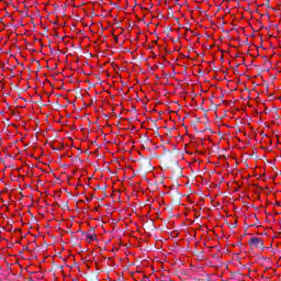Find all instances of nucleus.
<instances>
[{
	"instance_id": "423d86ee",
	"label": "nucleus",
	"mask_w": 281,
	"mask_h": 281,
	"mask_svg": "<svg viewBox=\"0 0 281 281\" xmlns=\"http://www.w3.org/2000/svg\"><path fill=\"white\" fill-rule=\"evenodd\" d=\"M87 202H88V203H91V198H87Z\"/></svg>"
},
{
	"instance_id": "20e7f679",
	"label": "nucleus",
	"mask_w": 281,
	"mask_h": 281,
	"mask_svg": "<svg viewBox=\"0 0 281 281\" xmlns=\"http://www.w3.org/2000/svg\"><path fill=\"white\" fill-rule=\"evenodd\" d=\"M64 207L69 209V204L67 202H65Z\"/></svg>"
},
{
	"instance_id": "9b49d317",
	"label": "nucleus",
	"mask_w": 281,
	"mask_h": 281,
	"mask_svg": "<svg viewBox=\"0 0 281 281\" xmlns=\"http://www.w3.org/2000/svg\"><path fill=\"white\" fill-rule=\"evenodd\" d=\"M119 38L117 37H115V41H117Z\"/></svg>"
},
{
	"instance_id": "f257e3e1",
	"label": "nucleus",
	"mask_w": 281,
	"mask_h": 281,
	"mask_svg": "<svg viewBox=\"0 0 281 281\" xmlns=\"http://www.w3.org/2000/svg\"><path fill=\"white\" fill-rule=\"evenodd\" d=\"M248 245L256 247L257 249H265V241L260 237H251Z\"/></svg>"
},
{
	"instance_id": "1a4fd4ad",
	"label": "nucleus",
	"mask_w": 281,
	"mask_h": 281,
	"mask_svg": "<svg viewBox=\"0 0 281 281\" xmlns=\"http://www.w3.org/2000/svg\"><path fill=\"white\" fill-rule=\"evenodd\" d=\"M97 190H101V187H100V186H97Z\"/></svg>"
},
{
	"instance_id": "7ed1b4c3",
	"label": "nucleus",
	"mask_w": 281,
	"mask_h": 281,
	"mask_svg": "<svg viewBox=\"0 0 281 281\" xmlns=\"http://www.w3.org/2000/svg\"><path fill=\"white\" fill-rule=\"evenodd\" d=\"M177 171H178V175L181 177V169H180V167H177Z\"/></svg>"
},
{
	"instance_id": "0eeeda50",
	"label": "nucleus",
	"mask_w": 281,
	"mask_h": 281,
	"mask_svg": "<svg viewBox=\"0 0 281 281\" xmlns=\"http://www.w3.org/2000/svg\"><path fill=\"white\" fill-rule=\"evenodd\" d=\"M29 280H30V281H34V278L30 277Z\"/></svg>"
},
{
	"instance_id": "6e6552de",
	"label": "nucleus",
	"mask_w": 281,
	"mask_h": 281,
	"mask_svg": "<svg viewBox=\"0 0 281 281\" xmlns=\"http://www.w3.org/2000/svg\"><path fill=\"white\" fill-rule=\"evenodd\" d=\"M142 281H148V277H145V279H144V280H142Z\"/></svg>"
},
{
	"instance_id": "39448f33",
	"label": "nucleus",
	"mask_w": 281,
	"mask_h": 281,
	"mask_svg": "<svg viewBox=\"0 0 281 281\" xmlns=\"http://www.w3.org/2000/svg\"><path fill=\"white\" fill-rule=\"evenodd\" d=\"M101 190H106V184H104V186L101 188Z\"/></svg>"
},
{
	"instance_id": "f03ea898",
	"label": "nucleus",
	"mask_w": 281,
	"mask_h": 281,
	"mask_svg": "<svg viewBox=\"0 0 281 281\" xmlns=\"http://www.w3.org/2000/svg\"><path fill=\"white\" fill-rule=\"evenodd\" d=\"M86 238H88V240H97L98 235L94 231H90L86 234Z\"/></svg>"
},
{
	"instance_id": "9d476101",
	"label": "nucleus",
	"mask_w": 281,
	"mask_h": 281,
	"mask_svg": "<svg viewBox=\"0 0 281 281\" xmlns=\"http://www.w3.org/2000/svg\"><path fill=\"white\" fill-rule=\"evenodd\" d=\"M23 249H27V246H24Z\"/></svg>"
}]
</instances>
